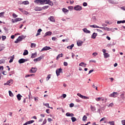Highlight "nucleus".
Segmentation results:
<instances>
[{"label":"nucleus","instance_id":"nucleus-22","mask_svg":"<svg viewBox=\"0 0 125 125\" xmlns=\"http://www.w3.org/2000/svg\"><path fill=\"white\" fill-rule=\"evenodd\" d=\"M77 45L78 46H82V45H83V42L82 41L77 42Z\"/></svg>","mask_w":125,"mask_h":125},{"label":"nucleus","instance_id":"nucleus-43","mask_svg":"<svg viewBox=\"0 0 125 125\" xmlns=\"http://www.w3.org/2000/svg\"><path fill=\"white\" fill-rule=\"evenodd\" d=\"M62 11L64 13H66V12H68L69 10H68L67 9H66L65 8H62Z\"/></svg>","mask_w":125,"mask_h":125},{"label":"nucleus","instance_id":"nucleus-54","mask_svg":"<svg viewBox=\"0 0 125 125\" xmlns=\"http://www.w3.org/2000/svg\"><path fill=\"white\" fill-rule=\"evenodd\" d=\"M63 65H64V66H68V62H63Z\"/></svg>","mask_w":125,"mask_h":125},{"label":"nucleus","instance_id":"nucleus-60","mask_svg":"<svg viewBox=\"0 0 125 125\" xmlns=\"http://www.w3.org/2000/svg\"><path fill=\"white\" fill-rule=\"evenodd\" d=\"M97 32H99V33H103V31L100 29H97Z\"/></svg>","mask_w":125,"mask_h":125},{"label":"nucleus","instance_id":"nucleus-57","mask_svg":"<svg viewBox=\"0 0 125 125\" xmlns=\"http://www.w3.org/2000/svg\"><path fill=\"white\" fill-rule=\"evenodd\" d=\"M13 16L14 17H15V18L18 17V16L17 15H16V14H15V13H13Z\"/></svg>","mask_w":125,"mask_h":125},{"label":"nucleus","instance_id":"nucleus-1","mask_svg":"<svg viewBox=\"0 0 125 125\" xmlns=\"http://www.w3.org/2000/svg\"><path fill=\"white\" fill-rule=\"evenodd\" d=\"M35 3H40L41 4H43V3H45L46 4H48L51 6L53 5V2L50 1V0H36L34 1Z\"/></svg>","mask_w":125,"mask_h":125},{"label":"nucleus","instance_id":"nucleus-61","mask_svg":"<svg viewBox=\"0 0 125 125\" xmlns=\"http://www.w3.org/2000/svg\"><path fill=\"white\" fill-rule=\"evenodd\" d=\"M45 124H46V119H44L42 123L43 125H45Z\"/></svg>","mask_w":125,"mask_h":125},{"label":"nucleus","instance_id":"nucleus-10","mask_svg":"<svg viewBox=\"0 0 125 125\" xmlns=\"http://www.w3.org/2000/svg\"><path fill=\"white\" fill-rule=\"evenodd\" d=\"M37 70H38L37 68L32 67L31 70H30L29 72L30 73H36L37 72Z\"/></svg>","mask_w":125,"mask_h":125},{"label":"nucleus","instance_id":"nucleus-21","mask_svg":"<svg viewBox=\"0 0 125 125\" xmlns=\"http://www.w3.org/2000/svg\"><path fill=\"white\" fill-rule=\"evenodd\" d=\"M36 57H37V53L31 54V58H36Z\"/></svg>","mask_w":125,"mask_h":125},{"label":"nucleus","instance_id":"nucleus-38","mask_svg":"<svg viewBox=\"0 0 125 125\" xmlns=\"http://www.w3.org/2000/svg\"><path fill=\"white\" fill-rule=\"evenodd\" d=\"M9 96H11V97H13L14 96V95H13V93H12V92L11 91H9Z\"/></svg>","mask_w":125,"mask_h":125},{"label":"nucleus","instance_id":"nucleus-47","mask_svg":"<svg viewBox=\"0 0 125 125\" xmlns=\"http://www.w3.org/2000/svg\"><path fill=\"white\" fill-rule=\"evenodd\" d=\"M48 7H49V6H44L43 7H42V10H43V9H47V8Z\"/></svg>","mask_w":125,"mask_h":125},{"label":"nucleus","instance_id":"nucleus-17","mask_svg":"<svg viewBox=\"0 0 125 125\" xmlns=\"http://www.w3.org/2000/svg\"><path fill=\"white\" fill-rule=\"evenodd\" d=\"M42 29H38V31H37V33L36 35V37H38V36H40V35H41V32H42Z\"/></svg>","mask_w":125,"mask_h":125},{"label":"nucleus","instance_id":"nucleus-62","mask_svg":"<svg viewBox=\"0 0 125 125\" xmlns=\"http://www.w3.org/2000/svg\"><path fill=\"white\" fill-rule=\"evenodd\" d=\"M122 125H125V120L122 121Z\"/></svg>","mask_w":125,"mask_h":125},{"label":"nucleus","instance_id":"nucleus-41","mask_svg":"<svg viewBox=\"0 0 125 125\" xmlns=\"http://www.w3.org/2000/svg\"><path fill=\"white\" fill-rule=\"evenodd\" d=\"M34 122H35V121H34V120H30V121H28L27 122V124L28 125H31V124H33V123H34Z\"/></svg>","mask_w":125,"mask_h":125},{"label":"nucleus","instance_id":"nucleus-31","mask_svg":"<svg viewBox=\"0 0 125 125\" xmlns=\"http://www.w3.org/2000/svg\"><path fill=\"white\" fill-rule=\"evenodd\" d=\"M33 76L35 77V74H27L25 75V78H28V77H32Z\"/></svg>","mask_w":125,"mask_h":125},{"label":"nucleus","instance_id":"nucleus-9","mask_svg":"<svg viewBox=\"0 0 125 125\" xmlns=\"http://www.w3.org/2000/svg\"><path fill=\"white\" fill-rule=\"evenodd\" d=\"M49 49H51V48L50 46H45L41 50V51H44L46 50H49Z\"/></svg>","mask_w":125,"mask_h":125},{"label":"nucleus","instance_id":"nucleus-11","mask_svg":"<svg viewBox=\"0 0 125 125\" xmlns=\"http://www.w3.org/2000/svg\"><path fill=\"white\" fill-rule=\"evenodd\" d=\"M48 20H50L51 22H53V23L55 22V19H54V17L51 16L48 18Z\"/></svg>","mask_w":125,"mask_h":125},{"label":"nucleus","instance_id":"nucleus-14","mask_svg":"<svg viewBox=\"0 0 125 125\" xmlns=\"http://www.w3.org/2000/svg\"><path fill=\"white\" fill-rule=\"evenodd\" d=\"M84 33H86V34H90V31L87 30L86 28H84L83 29Z\"/></svg>","mask_w":125,"mask_h":125},{"label":"nucleus","instance_id":"nucleus-55","mask_svg":"<svg viewBox=\"0 0 125 125\" xmlns=\"http://www.w3.org/2000/svg\"><path fill=\"white\" fill-rule=\"evenodd\" d=\"M83 6H87V3L84 2L83 3Z\"/></svg>","mask_w":125,"mask_h":125},{"label":"nucleus","instance_id":"nucleus-16","mask_svg":"<svg viewBox=\"0 0 125 125\" xmlns=\"http://www.w3.org/2000/svg\"><path fill=\"white\" fill-rule=\"evenodd\" d=\"M34 10H35V11H41V10H42V8L39 7H36L34 9Z\"/></svg>","mask_w":125,"mask_h":125},{"label":"nucleus","instance_id":"nucleus-18","mask_svg":"<svg viewBox=\"0 0 125 125\" xmlns=\"http://www.w3.org/2000/svg\"><path fill=\"white\" fill-rule=\"evenodd\" d=\"M79 66L81 67H86V63H84V62H81L79 64Z\"/></svg>","mask_w":125,"mask_h":125},{"label":"nucleus","instance_id":"nucleus-63","mask_svg":"<svg viewBox=\"0 0 125 125\" xmlns=\"http://www.w3.org/2000/svg\"><path fill=\"white\" fill-rule=\"evenodd\" d=\"M76 102H78V103H80V102H82V101H81L80 100H79V99H76Z\"/></svg>","mask_w":125,"mask_h":125},{"label":"nucleus","instance_id":"nucleus-50","mask_svg":"<svg viewBox=\"0 0 125 125\" xmlns=\"http://www.w3.org/2000/svg\"><path fill=\"white\" fill-rule=\"evenodd\" d=\"M34 100L36 102H38V101H39V97H37V98L35 97Z\"/></svg>","mask_w":125,"mask_h":125},{"label":"nucleus","instance_id":"nucleus-5","mask_svg":"<svg viewBox=\"0 0 125 125\" xmlns=\"http://www.w3.org/2000/svg\"><path fill=\"white\" fill-rule=\"evenodd\" d=\"M121 101V100H125V92L123 91L121 93L120 95Z\"/></svg>","mask_w":125,"mask_h":125},{"label":"nucleus","instance_id":"nucleus-52","mask_svg":"<svg viewBox=\"0 0 125 125\" xmlns=\"http://www.w3.org/2000/svg\"><path fill=\"white\" fill-rule=\"evenodd\" d=\"M44 106H46L47 108H49V104H45Z\"/></svg>","mask_w":125,"mask_h":125},{"label":"nucleus","instance_id":"nucleus-44","mask_svg":"<svg viewBox=\"0 0 125 125\" xmlns=\"http://www.w3.org/2000/svg\"><path fill=\"white\" fill-rule=\"evenodd\" d=\"M21 20H22V19H21V18H17V19H15V21L16 22H18L19 21H21Z\"/></svg>","mask_w":125,"mask_h":125},{"label":"nucleus","instance_id":"nucleus-19","mask_svg":"<svg viewBox=\"0 0 125 125\" xmlns=\"http://www.w3.org/2000/svg\"><path fill=\"white\" fill-rule=\"evenodd\" d=\"M21 97H22V96H21V95L20 94H18L17 95V98L18 99V100L19 101H20V100H21Z\"/></svg>","mask_w":125,"mask_h":125},{"label":"nucleus","instance_id":"nucleus-23","mask_svg":"<svg viewBox=\"0 0 125 125\" xmlns=\"http://www.w3.org/2000/svg\"><path fill=\"white\" fill-rule=\"evenodd\" d=\"M83 122H86V121H87V117H86V116L84 115L83 117Z\"/></svg>","mask_w":125,"mask_h":125},{"label":"nucleus","instance_id":"nucleus-27","mask_svg":"<svg viewBox=\"0 0 125 125\" xmlns=\"http://www.w3.org/2000/svg\"><path fill=\"white\" fill-rule=\"evenodd\" d=\"M60 57H63V54L62 53L61 54L58 55V56L57 57L56 60H59Z\"/></svg>","mask_w":125,"mask_h":125},{"label":"nucleus","instance_id":"nucleus-28","mask_svg":"<svg viewBox=\"0 0 125 125\" xmlns=\"http://www.w3.org/2000/svg\"><path fill=\"white\" fill-rule=\"evenodd\" d=\"M29 54V52H28V50H25L23 52V55H28Z\"/></svg>","mask_w":125,"mask_h":125},{"label":"nucleus","instance_id":"nucleus-58","mask_svg":"<svg viewBox=\"0 0 125 125\" xmlns=\"http://www.w3.org/2000/svg\"><path fill=\"white\" fill-rule=\"evenodd\" d=\"M47 121L49 123H50V122H52V119L51 118H48Z\"/></svg>","mask_w":125,"mask_h":125},{"label":"nucleus","instance_id":"nucleus-40","mask_svg":"<svg viewBox=\"0 0 125 125\" xmlns=\"http://www.w3.org/2000/svg\"><path fill=\"white\" fill-rule=\"evenodd\" d=\"M108 1L110 3H112V4H116V2L114 1L113 0H109Z\"/></svg>","mask_w":125,"mask_h":125},{"label":"nucleus","instance_id":"nucleus-36","mask_svg":"<svg viewBox=\"0 0 125 125\" xmlns=\"http://www.w3.org/2000/svg\"><path fill=\"white\" fill-rule=\"evenodd\" d=\"M71 121L73 123H74V122H76L77 121V118L76 117H72L71 118Z\"/></svg>","mask_w":125,"mask_h":125},{"label":"nucleus","instance_id":"nucleus-39","mask_svg":"<svg viewBox=\"0 0 125 125\" xmlns=\"http://www.w3.org/2000/svg\"><path fill=\"white\" fill-rule=\"evenodd\" d=\"M12 59H11L9 61V63H12L13 62V59H14V55H13L12 57H11Z\"/></svg>","mask_w":125,"mask_h":125},{"label":"nucleus","instance_id":"nucleus-48","mask_svg":"<svg viewBox=\"0 0 125 125\" xmlns=\"http://www.w3.org/2000/svg\"><path fill=\"white\" fill-rule=\"evenodd\" d=\"M92 55L94 56V57H95V56H97V55H98V53L97 52H94L92 54Z\"/></svg>","mask_w":125,"mask_h":125},{"label":"nucleus","instance_id":"nucleus-49","mask_svg":"<svg viewBox=\"0 0 125 125\" xmlns=\"http://www.w3.org/2000/svg\"><path fill=\"white\" fill-rule=\"evenodd\" d=\"M90 63L93 62V63H96V61L94 60H91L89 61Z\"/></svg>","mask_w":125,"mask_h":125},{"label":"nucleus","instance_id":"nucleus-53","mask_svg":"<svg viewBox=\"0 0 125 125\" xmlns=\"http://www.w3.org/2000/svg\"><path fill=\"white\" fill-rule=\"evenodd\" d=\"M52 41H56L57 40V38L53 37L52 38Z\"/></svg>","mask_w":125,"mask_h":125},{"label":"nucleus","instance_id":"nucleus-7","mask_svg":"<svg viewBox=\"0 0 125 125\" xmlns=\"http://www.w3.org/2000/svg\"><path fill=\"white\" fill-rule=\"evenodd\" d=\"M78 96H79V97H81V98H82L83 99H89V98L88 97H86L85 96H83L80 93L77 94Z\"/></svg>","mask_w":125,"mask_h":125},{"label":"nucleus","instance_id":"nucleus-6","mask_svg":"<svg viewBox=\"0 0 125 125\" xmlns=\"http://www.w3.org/2000/svg\"><path fill=\"white\" fill-rule=\"evenodd\" d=\"M27 61H28V59H21L19 60L18 62L20 64H22V63H25Z\"/></svg>","mask_w":125,"mask_h":125},{"label":"nucleus","instance_id":"nucleus-64","mask_svg":"<svg viewBox=\"0 0 125 125\" xmlns=\"http://www.w3.org/2000/svg\"><path fill=\"white\" fill-rule=\"evenodd\" d=\"M94 71V70L93 69H91L89 71L88 74H91V73H92V72H93Z\"/></svg>","mask_w":125,"mask_h":125},{"label":"nucleus","instance_id":"nucleus-42","mask_svg":"<svg viewBox=\"0 0 125 125\" xmlns=\"http://www.w3.org/2000/svg\"><path fill=\"white\" fill-rule=\"evenodd\" d=\"M22 3L23 4H25V5H26V4H29V1H28V0L24 1H23V2H22Z\"/></svg>","mask_w":125,"mask_h":125},{"label":"nucleus","instance_id":"nucleus-20","mask_svg":"<svg viewBox=\"0 0 125 125\" xmlns=\"http://www.w3.org/2000/svg\"><path fill=\"white\" fill-rule=\"evenodd\" d=\"M19 9L20 11H21V12L23 13V14H27V11L23 10L22 8H19Z\"/></svg>","mask_w":125,"mask_h":125},{"label":"nucleus","instance_id":"nucleus-2","mask_svg":"<svg viewBox=\"0 0 125 125\" xmlns=\"http://www.w3.org/2000/svg\"><path fill=\"white\" fill-rule=\"evenodd\" d=\"M24 39H25V36H19L18 38L16 40V41H15V43H18V42H21V41H23Z\"/></svg>","mask_w":125,"mask_h":125},{"label":"nucleus","instance_id":"nucleus-46","mask_svg":"<svg viewBox=\"0 0 125 125\" xmlns=\"http://www.w3.org/2000/svg\"><path fill=\"white\" fill-rule=\"evenodd\" d=\"M5 63V61L4 60H0V64H3Z\"/></svg>","mask_w":125,"mask_h":125},{"label":"nucleus","instance_id":"nucleus-26","mask_svg":"<svg viewBox=\"0 0 125 125\" xmlns=\"http://www.w3.org/2000/svg\"><path fill=\"white\" fill-rule=\"evenodd\" d=\"M90 27H91V28H99V29L101 28V27H99L95 24L90 25Z\"/></svg>","mask_w":125,"mask_h":125},{"label":"nucleus","instance_id":"nucleus-56","mask_svg":"<svg viewBox=\"0 0 125 125\" xmlns=\"http://www.w3.org/2000/svg\"><path fill=\"white\" fill-rule=\"evenodd\" d=\"M5 39H6V37L4 36H2V41H4V40H5Z\"/></svg>","mask_w":125,"mask_h":125},{"label":"nucleus","instance_id":"nucleus-33","mask_svg":"<svg viewBox=\"0 0 125 125\" xmlns=\"http://www.w3.org/2000/svg\"><path fill=\"white\" fill-rule=\"evenodd\" d=\"M74 44H71L70 46H68L67 47V48H68V49H72L73 48V47L74 46Z\"/></svg>","mask_w":125,"mask_h":125},{"label":"nucleus","instance_id":"nucleus-59","mask_svg":"<svg viewBox=\"0 0 125 125\" xmlns=\"http://www.w3.org/2000/svg\"><path fill=\"white\" fill-rule=\"evenodd\" d=\"M69 107H70V108H72V107H74V104H73V103L70 104H69Z\"/></svg>","mask_w":125,"mask_h":125},{"label":"nucleus","instance_id":"nucleus-12","mask_svg":"<svg viewBox=\"0 0 125 125\" xmlns=\"http://www.w3.org/2000/svg\"><path fill=\"white\" fill-rule=\"evenodd\" d=\"M96 101H104L105 99H104V98L103 97H99V98H96Z\"/></svg>","mask_w":125,"mask_h":125},{"label":"nucleus","instance_id":"nucleus-13","mask_svg":"<svg viewBox=\"0 0 125 125\" xmlns=\"http://www.w3.org/2000/svg\"><path fill=\"white\" fill-rule=\"evenodd\" d=\"M13 81L12 80H10L8 81L7 82V83H4V85H10L9 83H12Z\"/></svg>","mask_w":125,"mask_h":125},{"label":"nucleus","instance_id":"nucleus-15","mask_svg":"<svg viewBox=\"0 0 125 125\" xmlns=\"http://www.w3.org/2000/svg\"><path fill=\"white\" fill-rule=\"evenodd\" d=\"M42 59V57H40L39 58L34 59V62H38V61H41Z\"/></svg>","mask_w":125,"mask_h":125},{"label":"nucleus","instance_id":"nucleus-25","mask_svg":"<svg viewBox=\"0 0 125 125\" xmlns=\"http://www.w3.org/2000/svg\"><path fill=\"white\" fill-rule=\"evenodd\" d=\"M104 58H108V57H110V55L108 53H105L104 54Z\"/></svg>","mask_w":125,"mask_h":125},{"label":"nucleus","instance_id":"nucleus-3","mask_svg":"<svg viewBox=\"0 0 125 125\" xmlns=\"http://www.w3.org/2000/svg\"><path fill=\"white\" fill-rule=\"evenodd\" d=\"M118 95H119V93L114 92L112 93L109 94V97L116 98L118 96Z\"/></svg>","mask_w":125,"mask_h":125},{"label":"nucleus","instance_id":"nucleus-35","mask_svg":"<svg viewBox=\"0 0 125 125\" xmlns=\"http://www.w3.org/2000/svg\"><path fill=\"white\" fill-rule=\"evenodd\" d=\"M50 78H51V75L49 74L46 78V81H47H47L49 80V79H50Z\"/></svg>","mask_w":125,"mask_h":125},{"label":"nucleus","instance_id":"nucleus-37","mask_svg":"<svg viewBox=\"0 0 125 125\" xmlns=\"http://www.w3.org/2000/svg\"><path fill=\"white\" fill-rule=\"evenodd\" d=\"M36 43H32L31 44L30 46H31V47L32 48H34V47H36Z\"/></svg>","mask_w":125,"mask_h":125},{"label":"nucleus","instance_id":"nucleus-8","mask_svg":"<svg viewBox=\"0 0 125 125\" xmlns=\"http://www.w3.org/2000/svg\"><path fill=\"white\" fill-rule=\"evenodd\" d=\"M61 72H62V68H59L56 70V73L58 77L59 76H60V73H61Z\"/></svg>","mask_w":125,"mask_h":125},{"label":"nucleus","instance_id":"nucleus-30","mask_svg":"<svg viewBox=\"0 0 125 125\" xmlns=\"http://www.w3.org/2000/svg\"><path fill=\"white\" fill-rule=\"evenodd\" d=\"M100 28V29H103L104 30H105V31H109L110 30V28H109L108 27H101Z\"/></svg>","mask_w":125,"mask_h":125},{"label":"nucleus","instance_id":"nucleus-51","mask_svg":"<svg viewBox=\"0 0 125 125\" xmlns=\"http://www.w3.org/2000/svg\"><path fill=\"white\" fill-rule=\"evenodd\" d=\"M113 106H114V104L113 103L110 104L109 105H108V107H113Z\"/></svg>","mask_w":125,"mask_h":125},{"label":"nucleus","instance_id":"nucleus-34","mask_svg":"<svg viewBox=\"0 0 125 125\" xmlns=\"http://www.w3.org/2000/svg\"><path fill=\"white\" fill-rule=\"evenodd\" d=\"M90 108H91V111H92L93 112H94V111H95V110H96L95 109V107H94V106H93L92 105H91Z\"/></svg>","mask_w":125,"mask_h":125},{"label":"nucleus","instance_id":"nucleus-45","mask_svg":"<svg viewBox=\"0 0 125 125\" xmlns=\"http://www.w3.org/2000/svg\"><path fill=\"white\" fill-rule=\"evenodd\" d=\"M4 12L0 13V17H3V16H4Z\"/></svg>","mask_w":125,"mask_h":125},{"label":"nucleus","instance_id":"nucleus-4","mask_svg":"<svg viewBox=\"0 0 125 125\" xmlns=\"http://www.w3.org/2000/svg\"><path fill=\"white\" fill-rule=\"evenodd\" d=\"M74 9L77 11H81L83 9V8L80 5H76L74 7Z\"/></svg>","mask_w":125,"mask_h":125},{"label":"nucleus","instance_id":"nucleus-29","mask_svg":"<svg viewBox=\"0 0 125 125\" xmlns=\"http://www.w3.org/2000/svg\"><path fill=\"white\" fill-rule=\"evenodd\" d=\"M52 33L50 31H48L45 34V36H51Z\"/></svg>","mask_w":125,"mask_h":125},{"label":"nucleus","instance_id":"nucleus-24","mask_svg":"<svg viewBox=\"0 0 125 125\" xmlns=\"http://www.w3.org/2000/svg\"><path fill=\"white\" fill-rule=\"evenodd\" d=\"M97 36V34L95 33H93V34L92 35L91 38L92 39H95Z\"/></svg>","mask_w":125,"mask_h":125},{"label":"nucleus","instance_id":"nucleus-32","mask_svg":"<svg viewBox=\"0 0 125 125\" xmlns=\"http://www.w3.org/2000/svg\"><path fill=\"white\" fill-rule=\"evenodd\" d=\"M107 124H109L110 125H115V122L109 121V122H107Z\"/></svg>","mask_w":125,"mask_h":125}]
</instances>
